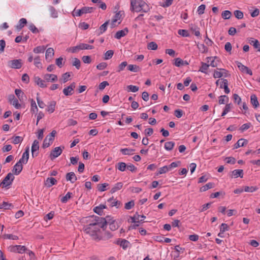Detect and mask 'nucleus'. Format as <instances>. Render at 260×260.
<instances>
[{
  "label": "nucleus",
  "mask_w": 260,
  "mask_h": 260,
  "mask_svg": "<svg viewBox=\"0 0 260 260\" xmlns=\"http://www.w3.org/2000/svg\"><path fill=\"white\" fill-rule=\"evenodd\" d=\"M131 12L147 13L150 11L149 6L143 0H131Z\"/></svg>",
  "instance_id": "1"
},
{
  "label": "nucleus",
  "mask_w": 260,
  "mask_h": 260,
  "mask_svg": "<svg viewBox=\"0 0 260 260\" xmlns=\"http://www.w3.org/2000/svg\"><path fill=\"white\" fill-rule=\"evenodd\" d=\"M93 223H89L84 227L83 231L86 234H89L93 240L99 241L102 239V237L99 234V233H101V227Z\"/></svg>",
  "instance_id": "2"
},
{
  "label": "nucleus",
  "mask_w": 260,
  "mask_h": 260,
  "mask_svg": "<svg viewBox=\"0 0 260 260\" xmlns=\"http://www.w3.org/2000/svg\"><path fill=\"white\" fill-rule=\"evenodd\" d=\"M14 178L13 174L8 173L3 180L0 182V187L9 188V186L12 184Z\"/></svg>",
  "instance_id": "3"
},
{
  "label": "nucleus",
  "mask_w": 260,
  "mask_h": 260,
  "mask_svg": "<svg viewBox=\"0 0 260 260\" xmlns=\"http://www.w3.org/2000/svg\"><path fill=\"white\" fill-rule=\"evenodd\" d=\"M93 48L94 46L92 45H90L84 43H80L79 45L76 46L70 47L69 49V51L74 53L77 52L80 50L92 49Z\"/></svg>",
  "instance_id": "4"
},
{
  "label": "nucleus",
  "mask_w": 260,
  "mask_h": 260,
  "mask_svg": "<svg viewBox=\"0 0 260 260\" xmlns=\"http://www.w3.org/2000/svg\"><path fill=\"white\" fill-rule=\"evenodd\" d=\"M56 134V132L53 130L50 133L49 135H47L45 139L44 140L42 147L45 149L48 147L50 144L52 143L54 139V137Z\"/></svg>",
  "instance_id": "5"
},
{
  "label": "nucleus",
  "mask_w": 260,
  "mask_h": 260,
  "mask_svg": "<svg viewBox=\"0 0 260 260\" xmlns=\"http://www.w3.org/2000/svg\"><path fill=\"white\" fill-rule=\"evenodd\" d=\"M92 217L93 218V220L92 223H96V225L100 226L101 228L104 231L108 223L107 219L105 218L100 217L97 216H93Z\"/></svg>",
  "instance_id": "6"
},
{
  "label": "nucleus",
  "mask_w": 260,
  "mask_h": 260,
  "mask_svg": "<svg viewBox=\"0 0 260 260\" xmlns=\"http://www.w3.org/2000/svg\"><path fill=\"white\" fill-rule=\"evenodd\" d=\"M22 64V61L21 59L11 60L8 62V65L10 68L16 69H20Z\"/></svg>",
  "instance_id": "7"
},
{
  "label": "nucleus",
  "mask_w": 260,
  "mask_h": 260,
  "mask_svg": "<svg viewBox=\"0 0 260 260\" xmlns=\"http://www.w3.org/2000/svg\"><path fill=\"white\" fill-rule=\"evenodd\" d=\"M64 148V146H62V148L61 146L55 147L51 151L49 155L50 158L51 160H53L54 158L59 156L62 153V150Z\"/></svg>",
  "instance_id": "8"
},
{
  "label": "nucleus",
  "mask_w": 260,
  "mask_h": 260,
  "mask_svg": "<svg viewBox=\"0 0 260 260\" xmlns=\"http://www.w3.org/2000/svg\"><path fill=\"white\" fill-rule=\"evenodd\" d=\"M236 63L239 69L243 73H246L250 76L252 75V71L249 69L247 67L243 65L241 62L236 61Z\"/></svg>",
  "instance_id": "9"
},
{
  "label": "nucleus",
  "mask_w": 260,
  "mask_h": 260,
  "mask_svg": "<svg viewBox=\"0 0 260 260\" xmlns=\"http://www.w3.org/2000/svg\"><path fill=\"white\" fill-rule=\"evenodd\" d=\"M133 223H141L143 222L146 218V216L144 215H140L138 212L134 215L133 217H131Z\"/></svg>",
  "instance_id": "10"
},
{
  "label": "nucleus",
  "mask_w": 260,
  "mask_h": 260,
  "mask_svg": "<svg viewBox=\"0 0 260 260\" xmlns=\"http://www.w3.org/2000/svg\"><path fill=\"white\" fill-rule=\"evenodd\" d=\"M39 142L37 140H34L31 146V153L33 157L38 156L39 154Z\"/></svg>",
  "instance_id": "11"
},
{
  "label": "nucleus",
  "mask_w": 260,
  "mask_h": 260,
  "mask_svg": "<svg viewBox=\"0 0 260 260\" xmlns=\"http://www.w3.org/2000/svg\"><path fill=\"white\" fill-rule=\"evenodd\" d=\"M75 83L73 82L69 86L64 88L63 89V94L66 96L72 95L73 94V91L75 88Z\"/></svg>",
  "instance_id": "12"
},
{
  "label": "nucleus",
  "mask_w": 260,
  "mask_h": 260,
  "mask_svg": "<svg viewBox=\"0 0 260 260\" xmlns=\"http://www.w3.org/2000/svg\"><path fill=\"white\" fill-rule=\"evenodd\" d=\"M9 102L12 104L16 109H20L21 105L19 103L18 100L14 94H10L8 98Z\"/></svg>",
  "instance_id": "13"
},
{
  "label": "nucleus",
  "mask_w": 260,
  "mask_h": 260,
  "mask_svg": "<svg viewBox=\"0 0 260 260\" xmlns=\"http://www.w3.org/2000/svg\"><path fill=\"white\" fill-rule=\"evenodd\" d=\"M27 250L25 246L15 245L11 248V251L22 253Z\"/></svg>",
  "instance_id": "14"
},
{
  "label": "nucleus",
  "mask_w": 260,
  "mask_h": 260,
  "mask_svg": "<svg viewBox=\"0 0 260 260\" xmlns=\"http://www.w3.org/2000/svg\"><path fill=\"white\" fill-rule=\"evenodd\" d=\"M22 164V163L20 162V161H18L14 166L12 172L15 175H18L22 171L23 169V165Z\"/></svg>",
  "instance_id": "15"
},
{
  "label": "nucleus",
  "mask_w": 260,
  "mask_h": 260,
  "mask_svg": "<svg viewBox=\"0 0 260 260\" xmlns=\"http://www.w3.org/2000/svg\"><path fill=\"white\" fill-rule=\"evenodd\" d=\"M244 175L243 170L238 169L235 170L231 172L230 174V176L231 178H237L240 177V178H243Z\"/></svg>",
  "instance_id": "16"
},
{
  "label": "nucleus",
  "mask_w": 260,
  "mask_h": 260,
  "mask_svg": "<svg viewBox=\"0 0 260 260\" xmlns=\"http://www.w3.org/2000/svg\"><path fill=\"white\" fill-rule=\"evenodd\" d=\"M29 158V147L26 148L25 151L22 154V157L19 159V161L22 164H26Z\"/></svg>",
  "instance_id": "17"
},
{
  "label": "nucleus",
  "mask_w": 260,
  "mask_h": 260,
  "mask_svg": "<svg viewBox=\"0 0 260 260\" xmlns=\"http://www.w3.org/2000/svg\"><path fill=\"white\" fill-rule=\"evenodd\" d=\"M128 32V29L127 27H125L122 30H119L116 32L115 35V38L117 39H120L122 37H124L127 35Z\"/></svg>",
  "instance_id": "18"
},
{
  "label": "nucleus",
  "mask_w": 260,
  "mask_h": 260,
  "mask_svg": "<svg viewBox=\"0 0 260 260\" xmlns=\"http://www.w3.org/2000/svg\"><path fill=\"white\" fill-rule=\"evenodd\" d=\"M207 59H208V62H209V61L211 60V63L209 65L211 66V67H217L218 66V63L219 62V59L217 57H208Z\"/></svg>",
  "instance_id": "19"
},
{
  "label": "nucleus",
  "mask_w": 260,
  "mask_h": 260,
  "mask_svg": "<svg viewBox=\"0 0 260 260\" xmlns=\"http://www.w3.org/2000/svg\"><path fill=\"white\" fill-rule=\"evenodd\" d=\"M248 144V140L241 138L239 139L234 145V149H237L240 147H243Z\"/></svg>",
  "instance_id": "20"
},
{
  "label": "nucleus",
  "mask_w": 260,
  "mask_h": 260,
  "mask_svg": "<svg viewBox=\"0 0 260 260\" xmlns=\"http://www.w3.org/2000/svg\"><path fill=\"white\" fill-rule=\"evenodd\" d=\"M67 181H69L71 183H74L77 179L75 174L73 172L68 173L66 175Z\"/></svg>",
  "instance_id": "21"
},
{
  "label": "nucleus",
  "mask_w": 260,
  "mask_h": 260,
  "mask_svg": "<svg viewBox=\"0 0 260 260\" xmlns=\"http://www.w3.org/2000/svg\"><path fill=\"white\" fill-rule=\"evenodd\" d=\"M174 60L175 62L174 63V64L178 67H180L183 66H187L189 64L186 60H183L179 57L176 58Z\"/></svg>",
  "instance_id": "22"
},
{
  "label": "nucleus",
  "mask_w": 260,
  "mask_h": 260,
  "mask_svg": "<svg viewBox=\"0 0 260 260\" xmlns=\"http://www.w3.org/2000/svg\"><path fill=\"white\" fill-rule=\"evenodd\" d=\"M222 84H220V88H223L224 90V92L226 94H228L230 92V90L228 87V81L227 79H222Z\"/></svg>",
  "instance_id": "23"
},
{
  "label": "nucleus",
  "mask_w": 260,
  "mask_h": 260,
  "mask_svg": "<svg viewBox=\"0 0 260 260\" xmlns=\"http://www.w3.org/2000/svg\"><path fill=\"white\" fill-rule=\"evenodd\" d=\"M35 82L41 88H45L47 87L44 80H43L39 77H34Z\"/></svg>",
  "instance_id": "24"
},
{
  "label": "nucleus",
  "mask_w": 260,
  "mask_h": 260,
  "mask_svg": "<svg viewBox=\"0 0 260 260\" xmlns=\"http://www.w3.org/2000/svg\"><path fill=\"white\" fill-rule=\"evenodd\" d=\"M57 183V180L52 177L48 178L45 181V185L48 187H50L52 185Z\"/></svg>",
  "instance_id": "25"
},
{
  "label": "nucleus",
  "mask_w": 260,
  "mask_h": 260,
  "mask_svg": "<svg viewBox=\"0 0 260 260\" xmlns=\"http://www.w3.org/2000/svg\"><path fill=\"white\" fill-rule=\"evenodd\" d=\"M129 242L125 239H118L116 242V244L119 245L123 249H125L127 247Z\"/></svg>",
  "instance_id": "26"
},
{
  "label": "nucleus",
  "mask_w": 260,
  "mask_h": 260,
  "mask_svg": "<svg viewBox=\"0 0 260 260\" xmlns=\"http://www.w3.org/2000/svg\"><path fill=\"white\" fill-rule=\"evenodd\" d=\"M44 78L46 81H50L51 82H53L57 80V76L54 74H47L45 75Z\"/></svg>",
  "instance_id": "27"
},
{
  "label": "nucleus",
  "mask_w": 260,
  "mask_h": 260,
  "mask_svg": "<svg viewBox=\"0 0 260 260\" xmlns=\"http://www.w3.org/2000/svg\"><path fill=\"white\" fill-rule=\"evenodd\" d=\"M250 102L254 108H256L259 106V103L257 96L255 94H252L250 96Z\"/></svg>",
  "instance_id": "28"
},
{
  "label": "nucleus",
  "mask_w": 260,
  "mask_h": 260,
  "mask_svg": "<svg viewBox=\"0 0 260 260\" xmlns=\"http://www.w3.org/2000/svg\"><path fill=\"white\" fill-rule=\"evenodd\" d=\"M107 201L110 203V205L112 207L115 206L116 207V208H118V207L121 205V202L115 200L113 197L109 199Z\"/></svg>",
  "instance_id": "29"
},
{
  "label": "nucleus",
  "mask_w": 260,
  "mask_h": 260,
  "mask_svg": "<svg viewBox=\"0 0 260 260\" xmlns=\"http://www.w3.org/2000/svg\"><path fill=\"white\" fill-rule=\"evenodd\" d=\"M109 22V21H107L100 27L99 32L98 34V36L102 35L105 31H106Z\"/></svg>",
  "instance_id": "30"
},
{
  "label": "nucleus",
  "mask_w": 260,
  "mask_h": 260,
  "mask_svg": "<svg viewBox=\"0 0 260 260\" xmlns=\"http://www.w3.org/2000/svg\"><path fill=\"white\" fill-rule=\"evenodd\" d=\"M48 11L52 18H56L58 17L57 11L53 6H50L49 7Z\"/></svg>",
  "instance_id": "31"
},
{
  "label": "nucleus",
  "mask_w": 260,
  "mask_h": 260,
  "mask_svg": "<svg viewBox=\"0 0 260 260\" xmlns=\"http://www.w3.org/2000/svg\"><path fill=\"white\" fill-rule=\"evenodd\" d=\"M56 102L51 101L49 103L46 110L50 113H53L55 110Z\"/></svg>",
  "instance_id": "32"
},
{
  "label": "nucleus",
  "mask_w": 260,
  "mask_h": 260,
  "mask_svg": "<svg viewBox=\"0 0 260 260\" xmlns=\"http://www.w3.org/2000/svg\"><path fill=\"white\" fill-rule=\"evenodd\" d=\"M127 69L128 70L135 73L138 72L141 70V68L136 64H129L127 66Z\"/></svg>",
  "instance_id": "33"
},
{
  "label": "nucleus",
  "mask_w": 260,
  "mask_h": 260,
  "mask_svg": "<svg viewBox=\"0 0 260 260\" xmlns=\"http://www.w3.org/2000/svg\"><path fill=\"white\" fill-rule=\"evenodd\" d=\"M123 186V183L122 182L117 183L113 187H112L110 190L111 193H114L116 191L120 190Z\"/></svg>",
  "instance_id": "34"
},
{
  "label": "nucleus",
  "mask_w": 260,
  "mask_h": 260,
  "mask_svg": "<svg viewBox=\"0 0 260 260\" xmlns=\"http://www.w3.org/2000/svg\"><path fill=\"white\" fill-rule=\"evenodd\" d=\"M96 8L95 7H83L81 8L83 14L92 13Z\"/></svg>",
  "instance_id": "35"
},
{
  "label": "nucleus",
  "mask_w": 260,
  "mask_h": 260,
  "mask_svg": "<svg viewBox=\"0 0 260 260\" xmlns=\"http://www.w3.org/2000/svg\"><path fill=\"white\" fill-rule=\"evenodd\" d=\"M214 187V183L209 182L206 184L205 185L200 188V191L201 192L205 191L209 189L212 188Z\"/></svg>",
  "instance_id": "36"
},
{
  "label": "nucleus",
  "mask_w": 260,
  "mask_h": 260,
  "mask_svg": "<svg viewBox=\"0 0 260 260\" xmlns=\"http://www.w3.org/2000/svg\"><path fill=\"white\" fill-rule=\"evenodd\" d=\"M27 22L26 19L21 18L19 21V24L16 26V28L18 30L21 29L27 24Z\"/></svg>",
  "instance_id": "37"
},
{
  "label": "nucleus",
  "mask_w": 260,
  "mask_h": 260,
  "mask_svg": "<svg viewBox=\"0 0 260 260\" xmlns=\"http://www.w3.org/2000/svg\"><path fill=\"white\" fill-rule=\"evenodd\" d=\"M201 64L202 66L200 67L199 71L205 74H207V71L210 65L203 62H202Z\"/></svg>",
  "instance_id": "38"
},
{
  "label": "nucleus",
  "mask_w": 260,
  "mask_h": 260,
  "mask_svg": "<svg viewBox=\"0 0 260 260\" xmlns=\"http://www.w3.org/2000/svg\"><path fill=\"white\" fill-rule=\"evenodd\" d=\"M46 49V47L44 46H39L33 49V52L35 53H44Z\"/></svg>",
  "instance_id": "39"
},
{
  "label": "nucleus",
  "mask_w": 260,
  "mask_h": 260,
  "mask_svg": "<svg viewBox=\"0 0 260 260\" xmlns=\"http://www.w3.org/2000/svg\"><path fill=\"white\" fill-rule=\"evenodd\" d=\"M11 207H13V204L6 202H3V203L0 205V209H10Z\"/></svg>",
  "instance_id": "40"
},
{
  "label": "nucleus",
  "mask_w": 260,
  "mask_h": 260,
  "mask_svg": "<svg viewBox=\"0 0 260 260\" xmlns=\"http://www.w3.org/2000/svg\"><path fill=\"white\" fill-rule=\"evenodd\" d=\"M31 108L30 111L31 112L35 113L38 111V109L36 105V102L32 99H30Z\"/></svg>",
  "instance_id": "41"
},
{
  "label": "nucleus",
  "mask_w": 260,
  "mask_h": 260,
  "mask_svg": "<svg viewBox=\"0 0 260 260\" xmlns=\"http://www.w3.org/2000/svg\"><path fill=\"white\" fill-rule=\"evenodd\" d=\"M15 93L19 100L21 101L23 100V96H25L24 93L20 89H16L15 90Z\"/></svg>",
  "instance_id": "42"
},
{
  "label": "nucleus",
  "mask_w": 260,
  "mask_h": 260,
  "mask_svg": "<svg viewBox=\"0 0 260 260\" xmlns=\"http://www.w3.org/2000/svg\"><path fill=\"white\" fill-rule=\"evenodd\" d=\"M120 152L124 155H132L135 151L133 149L122 148L120 149Z\"/></svg>",
  "instance_id": "43"
},
{
  "label": "nucleus",
  "mask_w": 260,
  "mask_h": 260,
  "mask_svg": "<svg viewBox=\"0 0 260 260\" xmlns=\"http://www.w3.org/2000/svg\"><path fill=\"white\" fill-rule=\"evenodd\" d=\"M175 146V143L173 141L167 142L165 144V148L169 151L172 150Z\"/></svg>",
  "instance_id": "44"
},
{
  "label": "nucleus",
  "mask_w": 260,
  "mask_h": 260,
  "mask_svg": "<svg viewBox=\"0 0 260 260\" xmlns=\"http://www.w3.org/2000/svg\"><path fill=\"white\" fill-rule=\"evenodd\" d=\"M229 97L226 95H221L219 97L218 103L219 104H224L229 102Z\"/></svg>",
  "instance_id": "45"
},
{
  "label": "nucleus",
  "mask_w": 260,
  "mask_h": 260,
  "mask_svg": "<svg viewBox=\"0 0 260 260\" xmlns=\"http://www.w3.org/2000/svg\"><path fill=\"white\" fill-rule=\"evenodd\" d=\"M54 54V50L52 48H49L46 51L45 57L47 59L48 57H52Z\"/></svg>",
  "instance_id": "46"
},
{
  "label": "nucleus",
  "mask_w": 260,
  "mask_h": 260,
  "mask_svg": "<svg viewBox=\"0 0 260 260\" xmlns=\"http://www.w3.org/2000/svg\"><path fill=\"white\" fill-rule=\"evenodd\" d=\"M197 47L202 53H205L208 52V48L204 44H198Z\"/></svg>",
  "instance_id": "47"
},
{
  "label": "nucleus",
  "mask_w": 260,
  "mask_h": 260,
  "mask_svg": "<svg viewBox=\"0 0 260 260\" xmlns=\"http://www.w3.org/2000/svg\"><path fill=\"white\" fill-rule=\"evenodd\" d=\"M114 51L112 50H108L104 54V59L108 60L111 58L113 55Z\"/></svg>",
  "instance_id": "48"
},
{
  "label": "nucleus",
  "mask_w": 260,
  "mask_h": 260,
  "mask_svg": "<svg viewBox=\"0 0 260 260\" xmlns=\"http://www.w3.org/2000/svg\"><path fill=\"white\" fill-rule=\"evenodd\" d=\"M232 13L229 10H225L222 12L221 16L224 19H229L231 17Z\"/></svg>",
  "instance_id": "49"
},
{
  "label": "nucleus",
  "mask_w": 260,
  "mask_h": 260,
  "mask_svg": "<svg viewBox=\"0 0 260 260\" xmlns=\"http://www.w3.org/2000/svg\"><path fill=\"white\" fill-rule=\"evenodd\" d=\"M108 223H109V228L111 231H115L118 228V225L115 223L114 220H112V221H108Z\"/></svg>",
  "instance_id": "50"
},
{
  "label": "nucleus",
  "mask_w": 260,
  "mask_h": 260,
  "mask_svg": "<svg viewBox=\"0 0 260 260\" xmlns=\"http://www.w3.org/2000/svg\"><path fill=\"white\" fill-rule=\"evenodd\" d=\"M258 189V188L256 186H245L244 187V190L246 192H253Z\"/></svg>",
  "instance_id": "51"
},
{
  "label": "nucleus",
  "mask_w": 260,
  "mask_h": 260,
  "mask_svg": "<svg viewBox=\"0 0 260 260\" xmlns=\"http://www.w3.org/2000/svg\"><path fill=\"white\" fill-rule=\"evenodd\" d=\"M127 165L125 162H120L117 164V168L120 171H124Z\"/></svg>",
  "instance_id": "52"
},
{
  "label": "nucleus",
  "mask_w": 260,
  "mask_h": 260,
  "mask_svg": "<svg viewBox=\"0 0 260 260\" xmlns=\"http://www.w3.org/2000/svg\"><path fill=\"white\" fill-rule=\"evenodd\" d=\"M34 63L37 68H42V63L40 61V57L39 56L35 57Z\"/></svg>",
  "instance_id": "53"
},
{
  "label": "nucleus",
  "mask_w": 260,
  "mask_h": 260,
  "mask_svg": "<svg viewBox=\"0 0 260 260\" xmlns=\"http://www.w3.org/2000/svg\"><path fill=\"white\" fill-rule=\"evenodd\" d=\"M3 238L5 239H12V240H18V237L16 235H13L12 234H4L3 236Z\"/></svg>",
  "instance_id": "54"
},
{
  "label": "nucleus",
  "mask_w": 260,
  "mask_h": 260,
  "mask_svg": "<svg viewBox=\"0 0 260 260\" xmlns=\"http://www.w3.org/2000/svg\"><path fill=\"white\" fill-rule=\"evenodd\" d=\"M127 63L126 61H123L121 62L118 67L117 72L120 73V72L122 71L126 66L127 67Z\"/></svg>",
  "instance_id": "55"
},
{
  "label": "nucleus",
  "mask_w": 260,
  "mask_h": 260,
  "mask_svg": "<svg viewBox=\"0 0 260 260\" xmlns=\"http://www.w3.org/2000/svg\"><path fill=\"white\" fill-rule=\"evenodd\" d=\"M109 186V184L104 183L98 185V189L100 191H104L107 190L106 187Z\"/></svg>",
  "instance_id": "56"
},
{
  "label": "nucleus",
  "mask_w": 260,
  "mask_h": 260,
  "mask_svg": "<svg viewBox=\"0 0 260 260\" xmlns=\"http://www.w3.org/2000/svg\"><path fill=\"white\" fill-rule=\"evenodd\" d=\"M168 172V169L167 167V166H165L161 168H160L158 171L156 173V175L158 176L159 175L164 174Z\"/></svg>",
  "instance_id": "57"
},
{
  "label": "nucleus",
  "mask_w": 260,
  "mask_h": 260,
  "mask_svg": "<svg viewBox=\"0 0 260 260\" xmlns=\"http://www.w3.org/2000/svg\"><path fill=\"white\" fill-rule=\"evenodd\" d=\"M158 46L157 44L154 42H151L148 43L147 48L148 49L155 50L157 49Z\"/></svg>",
  "instance_id": "58"
},
{
  "label": "nucleus",
  "mask_w": 260,
  "mask_h": 260,
  "mask_svg": "<svg viewBox=\"0 0 260 260\" xmlns=\"http://www.w3.org/2000/svg\"><path fill=\"white\" fill-rule=\"evenodd\" d=\"M13 139L12 143L14 144H17L23 141V138L20 136H15L12 138Z\"/></svg>",
  "instance_id": "59"
},
{
  "label": "nucleus",
  "mask_w": 260,
  "mask_h": 260,
  "mask_svg": "<svg viewBox=\"0 0 260 260\" xmlns=\"http://www.w3.org/2000/svg\"><path fill=\"white\" fill-rule=\"evenodd\" d=\"M135 206L134 201L132 200L125 204L124 208L126 210H129L132 209Z\"/></svg>",
  "instance_id": "60"
},
{
  "label": "nucleus",
  "mask_w": 260,
  "mask_h": 260,
  "mask_svg": "<svg viewBox=\"0 0 260 260\" xmlns=\"http://www.w3.org/2000/svg\"><path fill=\"white\" fill-rule=\"evenodd\" d=\"M72 194V192H68L65 196L63 197L61 199V202L62 203H67V201H68V200H69L70 199H71V196Z\"/></svg>",
  "instance_id": "61"
},
{
  "label": "nucleus",
  "mask_w": 260,
  "mask_h": 260,
  "mask_svg": "<svg viewBox=\"0 0 260 260\" xmlns=\"http://www.w3.org/2000/svg\"><path fill=\"white\" fill-rule=\"evenodd\" d=\"M250 43L252 44L253 47L257 49V50L260 52V44L257 40H252Z\"/></svg>",
  "instance_id": "62"
},
{
  "label": "nucleus",
  "mask_w": 260,
  "mask_h": 260,
  "mask_svg": "<svg viewBox=\"0 0 260 260\" xmlns=\"http://www.w3.org/2000/svg\"><path fill=\"white\" fill-rule=\"evenodd\" d=\"M234 15L235 17L238 19H241L243 18V13L240 10H236L234 11Z\"/></svg>",
  "instance_id": "63"
},
{
  "label": "nucleus",
  "mask_w": 260,
  "mask_h": 260,
  "mask_svg": "<svg viewBox=\"0 0 260 260\" xmlns=\"http://www.w3.org/2000/svg\"><path fill=\"white\" fill-rule=\"evenodd\" d=\"M72 65L75 66L77 69H79L81 65L80 60L77 58H74Z\"/></svg>",
  "instance_id": "64"
}]
</instances>
